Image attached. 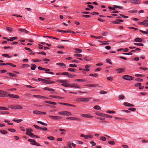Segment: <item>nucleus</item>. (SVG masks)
<instances>
[{
    "label": "nucleus",
    "mask_w": 148,
    "mask_h": 148,
    "mask_svg": "<svg viewBox=\"0 0 148 148\" xmlns=\"http://www.w3.org/2000/svg\"><path fill=\"white\" fill-rule=\"evenodd\" d=\"M8 130L12 132H14L16 131L13 128L8 129Z\"/></svg>",
    "instance_id": "48"
},
{
    "label": "nucleus",
    "mask_w": 148,
    "mask_h": 148,
    "mask_svg": "<svg viewBox=\"0 0 148 148\" xmlns=\"http://www.w3.org/2000/svg\"><path fill=\"white\" fill-rule=\"evenodd\" d=\"M81 116L83 117L88 118H91L93 117L92 116L89 114H81Z\"/></svg>",
    "instance_id": "9"
},
{
    "label": "nucleus",
    "mask_w": 148,
    "mask_h": 148,
    "mask_svg": "<svg viewBox=\"0 0 148 148\" xmlns=\"http://www.w3.org/2000/svg\"><path fill=\"white\" fill-rule=\"evenodd\" d=\"M108 143L111 145H114L115 144V142L113 141H110L108 142Z\"/></svg>",
    "instance_id": "50"
},
{
    "label": "nucleus",
    "mask_w": 148,
    "mask_h": 148,
    "mask_svg": "<svg viewBox=\"0 0 148 148\" xmlns=\"http://www.w3.org/2000/svg\"><path fill=\"white\" fill-rule=\"evenodd\" d=\"M49 117L54 120H58L61 119L62 117L60 116L49 115Z\"/></svg>",
    "instance_id": "8"
},
{
    "label": "nucleus",
    "mask_w": 148,
    "mask_h": 148,
    "mask_svg": "<svg viewBox=\"0 0 148 148\" xmlns=\"http://www.w3.org/2000/svg\"><path fill=\"white\" fill-rule=\"evenodd\" d=\"M56 81L60 83H66L69 82L68 81L66 80H62L61 79H59Z\"/></svg>",
    "instance_id": "28"
},
{
    "label": "nucleus",
    "mask_w": 148,
    "mask_h": 148,
    "mask_svg": "<svg viewBox=\"0 0 148 148\" xmlns=\"http://www.w3.org/2000/svg\"><path fill=\"white\" fill-rule=\"evenodd\" d=\"M37 53L38 54H41L43 55H46V53L44 51H41L40 52H38Z\"/></svg>",
    "instance_id": "59"
},
{
    "label": "nucleus",
    "mask_w": 148,
    "mask_h": 148,
    "mask_svg": "<svg viewBox=\"0 0 148 148\" xmlns=\"http://www.w3.org/2000/svg\"><path fill=\"white\" fill-rule=\"evenodd\" d=\"M122 78L125 80L130 81L134 79V78L132 76H130L128 75H124L122 76Z\"/></svg>",
    "instance_id": "6"
},
{
    "label": "nucleus",
    "mask_w": 148,
    "mask_h": 148,
    "mask_svg": "<svg viewBox=\"0 0 148 148\" xmlns=\"http://www.w3.org/2000/svg\"><path fill=\"white\" fill-rule=\"evenodd\" d=\"M124 105L126 106L127 107H133L134 106V105L132 104H131L128 103V102H124L123 103Z\"/></svg>",
    "instance_id": "20"
},
{
    "label": "nucleus",
    "mask_w": 148,
    "mask_h": 148,
    "mask_svg": "<svg viewBox=\"0 0 148 148\" xmlns=\"http://www.w3.org/2000/svg\"><path fill=\"white\" fill-rule=\"evenodd\" d=\"M7 96L12 98L18 99L19 98L18 95L10 94L9 92L0 90V97H4Z\"/></svg>",
    "instance_id": "1"
},
{
    "label": "nucleus",
    "mask_w": 148,
    "mask_h": 148,
    "mask_svg": "<svg viewBox=\"0 0 148 148\" xmlns=\"http://www.w3.org/2000/svg\"><path fill=\"white\" fill-rule=\"evenodd\" d=\"M27 140L29 142H31L30 144L32 145H36L37 144V143L36 142V141L34 140L29 139H28Z\"/></svg>",
    "instance_id": "15"
},
{
    "label": "nucleus",
    "mask_w": 148,
    "mask_h": 148,
    "mask_svg": "<svg viewBox=\"0 0 148 148\" xmlns=\"http://www.w3.org/2000/svg\"><path fill=\"white\" fill-rule=\"evenodd\" d=\"M71 145L73 147H75L76 145V144L73 143H71L70 141H69L68 142L67 145L69 148H72L71 146Z\"/></svg>",
    "instance_id": "17"
},
{
    "label": "nucleus",
    "mask_w": 148,
    "mask_h": 148,
    "mask_svg": "<svg viewBox=\"0 0 148 148\" xmlns=\"http://www.w3.org/2000/svg\"><path fill=\"white\" fill-rule=\"evenodd\" d=\"M9 112L0 111V114H9Z\"/></svg>",
    "instance_id": "39"
},
{
    "label": "nucleus",
    "mask_w": 148,
    "mask_h": 148,
    "mask_svg": "<svg viewBox=\"0 0 148 148\" xmlns=\"http://www.w3.org/2000/svg\"><path fill=\"white\" fill-rule=\"evenodd\" d=\"M135 76L136 77H142L144 76L143 75L139 74H136Z\"/></svg>",
    "instance_id": "40"
},
{
    "label": "nucleus",
    "mask_w": 148,
    "mask_h": 148,
    "mask_svg": "<svg viewBox=\"0 0 148 148\" xmlns=\"http://www.w3.org/2000/svg\"><path fill=\"white\" fill-rule=\"evenodd\" d=\"M34 126L38 130H41V127L36 125H34Z\"/></svg>",
    "instance_id": "52"
},
{
    "label": "nucleus",
    "mask_w": 148,
    "mask_h": 148,
    "mask_svg": "<svg viewBox=\"0 0 148 148\" xmlns=\"http://www.w3.org/2000/svg\"><path fill=\"white\" fill-rule=\"evenodd\" d=\"M60 115H64V116H71L72 113L67 111H63L59 112L58 113Z\"/></svg>",
    "instance_id": "4"
},
{
    "label": "nucleus",
    "mask_w": 148,
    "mask_h": 148,
    "mask_svg": "<svg viewBox=\"0 0 148 148\" xmlns=\"http://www.w3.org/2000/svg\"><path fill=\"white\" fill-rule=\"evenodd\" d=\"M38 81L43 82L44 83L47 84H51L55 83V81H49L45 79H43L40 78H38Z\"/></svg>",
    "instance_id": "5"
},
{
    "label": "nucleus",
    "mask_w": 148,
    "mask_h": 148,
    "mask_svg": "<svg viewBox=\"0 0 148 148\" xmlns=\"http://www.w3.org/2000/svg\"><path fill=\"white\" fill-rule=\"evenodd\" d=\"M7 30L9 32H12V28L10 27H6Z\"/></svg>",
    "instance_id": "47"
},
{
    "label": "nucleus",
    "mask_w": 148,
    "mask_h": 148,
    "mask_svg": "<svg viewBox=\"0 0 148 148\" xmlns=\"http://www.w3.org/2000/svg\"><path fill=\"white\" fill-rule=\"evenodd\" d=\"M66 119H70L71 120H74L80 121L81 119L79 118H77L75 117H66Z\"/></svg>",
    "instance_id": "14"
},
{
    "label": "nucleus",
    "mask_w": 148,
    "mask_h": 148,
    "mask_svg": "<svg viewBox=\"0 0 148 148\" xmlns=\"http://www.w3.org/2000/svg\"><path fill=\"white\" fill-rule=\"evenodd\" d=\"M75 82H86V79H77L74 80Z\"/></svg>",
    "instance_id": "33"
},
{
    "label": "nucleus",
    "mask_w": 148,
    "mask_h": 148,
    "mask_svg": "<svg viewBox=\"0 0 148 148\" xmlns=\"http://www.w3.org/2000/svg\"><path fill=\"white\" fill-rule=\"evenodd\" d=\"M84 59L86 61H89L91 60V59L88 57L84 58Z\"/></svg>",
    "instance_id": "55"
},
{
    "label": "nucleus",
    "mask_w": 148,
    "mask_h": 148,
    "mask_svg": "<svg viewBox=\"0 0 148 148\" xmlns=\"http://www.w3.org/2000/svg\"><path fill=\"white\" fill-rule=\"evenodd\" d=\"M19 31H21L22 33H25V34H27L28 33V31H27V30H26L25 29H23L22 28H19L18 29Z\"/></svg>",
    "instance_id": "22"
},
{
    "label": "nucleus",
    "mask_w": 148,
    "mask_h": 148,
    "mask_svg": "<svg viewBox=\"0 0 148 148\" xmlns=\"http://www.w3.org/2000/svg\"><path fill=\"white\" fill-rule=\"evenodd\" d=\"M7 73L10 76L16 77V75L12 73Z\"/></svg>",
    "instance_id": "42"
},
{
    "label": "nucleus",
    "mask_w": 148,
    "mask_h": 148,
    "mask_svg": "<svg viewBox=\"0 0 148 148\" xmlns=\"http://www.w3.org/2000/svg\"><path fill=\"white\" fill-rule=\"evenodd\" d=\"M32 61L34 62H37L41 61V60L38 59H33Z\"/></svg>",
    "instance_id": "64"
},
{
    "label": "nucleus",
    "mask_w": 148,
    "mask_h": 148,
    "mask_svg": "<svg viewBox=\"0 0 148 148\" xmlns=\"http://www.w3.org/2000/svg\"><path fill=\"white\" fill-rule=\"evenodd\" d=\"M56 64H57L58 65H60L61 66H66V65L65 64H64L62 63L59 62V63H57Z\"/></svg>",
    "instance_id": "37"
},
{
    "label": "nucleus",
    "mask_w": 148,
    "mask_h": 148,
    "mask_svg": "<svg viewBox=\"0 0 148 148\" xmlns=\"http://www.w3.org/2000/svg\"><path fill=\"white\" fill-rule=\"evenodd\" d=\"M31 65L32 66V67H31L30 69L32 70H35L36 67H37L36 65L33 64H32Z\"/></svg>",
    "instance_id": "26"
},
{
    "label": "nucleus",
    "mask_w": 148,
    "mask_h": 148,
    "mask_svg": "<svg viewBox=\"0 0 148 148\" xmlns=\"http://www.w3.org/2000/svg\"><path fill=\"white\" fill-rule=\"evenodd\" d=\"M23 108L22 106L18 105H15L14 107V109L21 110Z\"/></svg>",
    "instance_id": "19"
},
{
    "label": "nucleus",
    "mask_w": 148,
    "mask_h": 148,
    "mask_svg": "<svg viewBox=\"0 0 148 148\" xmlns=\"http://www.w3.org/2000/svg\"><path fill=\"white\" fill-rule=\"evenodd\" d=\"M86 86L89 87H95L98 86L99 85L97 84H88L86 85Z\"/></svg>",
    "instance_id": "23"
},
{
    "label": "nucleus",
    "mask_w": 148,
    "mask_h": 148,
    "mask_svg": "<svg viewBox=\"0 0 148 148\" xmlns=\"http://www.w3.org/2000/svg\"><path fill=\"white\" fill-rule=\"evenodd\" d=\"M114 7H115L116 8H119L120 9H122L123 8V7L122 6H117V5H114V6L112 8V7H111L110 6H109L108 8L112 10H114L115 8H114Z\"/></svg>",
    "instance_id": "12"
},
{
    "label": "nucleus",
    "mask_w": 148,
    "mask_h": 148,
    "mask_svg": "<svg viewBox=\"0 0 148 148\" xmlns=\"http://www.w3.org/2000/svg\"><path fill=\"white\" fill-rule=\"evenodd\" d=\"M47 138L48 139L51 140H54L55 139V138L54 137L52 136H49L47 137Z\"/></svg>",
    "instance_id": "51"
},
{
    "label": "nucleus",
    "mask_w": 148,
    "mask_h": 148,
    "mask_svg": "<svg viewBox=\"0 0 148 148\" xmlns=\"http://www.w3.org/2000/svg\"><path fill=\"white\" fill-rule=\"evenodd\" d=\"M112 23L115 24H120L119 21H118V19L116 20V21H114L112 22Z\"/></svg>",
    "instance_id": "62"
},
{
    "label": "nucleus",
    "mask_w": 148,
    "mask_h": 148,
    "mask_svg": "<svg viewBox=\"0 0 148 148\" xmlns=\"http://www.w3.org/2000/svg\"><path fill=\"white\" fill-rule=\"evenodd\" d=\"M59 103L60 104L65 105H66V106H73V107H75V105H72L70 104L67 103Z\"/></svg>",
    "instance_id": "24"
},
{
    "label": "nucleus",
    "mask_w": 148,
    "mask_h": 148,
    "mask_svg": "<svg viewBox=\"0 0 148 148\" xmlns=\"http://www.w3.org/2000/svg\"><path fill=\"white\" fill-rule=\"evenodd\" d=\"M90 37H91L95 38L96 39H100L101 38H102V36H93L92 35H91L90 36Z\"/></svg>",
    "instance_id": "35"
},
{
    "label": "nucleus",
    "mask_w": 148,
    "mask_h": 148,
    "mask_svg": "<svg viewBox=\"0 0 148 148\" xmlns=\"http://www.w3.org/2000/svg\"><path fill=\"white\" fill-rule=\"evenodd\" d=\"M95 114L98 116H101L103 117H106L108 118H112V116L111 115H110L108 114L99 113V112H96Z\"/></svg>",
    "instance_id": "3"
},
{
    "label": "nucleus",
    "mask_w": 148,
    "mask_h": 148,
    "mask_svg": "<svg viewBox=\"0 0 148 148\" xmlns=\"http://www.w3.org/2000/svg\"><path fill=\"white\" fill-rule=\"evenodd\" d=\"M135 81L138 82H142L143 79L140 78H136L135 79Z\"/></svg>",
    "instance_id": "43"
},
{
    "label": "nucleus",
    "mask_w": 148,
    "mask_h": 148,
    "mask_svg": "<svg viewBox=\"0 0 148 148\" xmlns=\"http://www.w3.org/2000/svg\"><path fill=\"white\" fill-rule=\"evenodd\" d=\"M68 70L69 71H71V72H75V69L73 68H68Z\"/></svg>",
    "instance_id": "56"
},
{
    "label": "nucleus",
    "mask_w": 148,
    "mask_h": 148,
    "mask_svg": "<svg viewBox=\"0 0 148 148\" xmlns=\"http://www.w3.org/2000/svg\"><path fill=\"white\" fill-rule=\"evenodd\" d=\"M125 97L124 96L122 95H120L119 96V98L120 99H124Z\"/></svg>",
    "instance_id": "49"
},
{
    "label": "nucleus",
    "mask_w": 148,
    "mask_h": 148,
    "mask_svg": "<svg viewBox=\"0 0 148 148\" xmlns=\"http://www.w3.org/2000/svg\"><path fill=\"white\" fill-rule=\"evenodd\" d=\"M75 50L77 51L78 53H81L82 52V50L79 48H75Z\"/></svg>",
    "instance_id": "63"
},
{
    "label": "nucleus",
    "mask_w": 148,
    "mask_h": 148,
    "mask_svg": "<svg viewBox=\"0 0 148 148\" xmlns=\"http://www.w3.org/2000/svg\"><path fill=\"white\" fill-rule=\"evenodd\" d=\"M130 1L133 4H138L140 3L141 2L140 0H130Z\"/></svg>",
    "instance_id": "11"
},
{
    "label": "nucleus",
    "mask_w": 148,
    "mask_h": 148,
    "mask_svg": "<svg viewBox=\"0 0 148 148\" xmlns=\"http://www.w3.org/2000/svg\"><path fill=\"white\" fill-rule=\"evenodd\" d=\"M128 110H130L134 112V111H135L136 110V109L135 108H129L128 109Z\"/></svg>",
    "instance_id": "57"
},
{
    "label": "nucleus",
    "mask_w": 148,
    "mask_h": 148,
    "mask_svg": "<svg viewBox=\"0 0 148 148\" xmlns=\"http://www.w3.org/2000/svg\"><path fill=\"white\" fill-rule=\"evenodd\" d=\"M12 121H14L16 122V123H19L22 122L23 121V120L21 119L14 118L12 120Z\"/></svg>",
    "instance_id": "27"
},
{
    "label": "nucleus",
    "mask_w": 148,
    "mask_h": 148,
    "mask_svg": "<svg viewBox=\"0 0 148 148\" xmlns=\"http://www.w3.org/2000/svg\"><path fill=\"white\" fill-rule=\"evenodd\" d=\"M100 140L103 141H105L106 140V138L104 136H101L100 137Z\"/></svg>",
    "instance_id": "53"
},
{
    "label": "nucleus",
    "mask_w": 148,
    "mask_h": 148,
    "mask_svg": "<svg viewBox=\"0 0 148 148\" xmlns=\"http://www.w3.org/2000/svg\"><path fill=\"white\" fill-rule=\"evenodd\" d=\"M57 31L62 33L64 32V33H70V31H66V30H61L59 29H58L57 30Z\"/></svg>",
    "instance_id": "30"
},
{
    "label": "nucleus",
    "mask_w": 148,
    "mask_h": 148,
    "mask_svg": "<svg viewBox=\"0 0 148 148\" xmlns=\"http://www.w3.org/2000/svg\"><path fill=\"white\" fill-rule=\"evenodd\" d=\"M106 61L107 63L109 64H112L111 62L110 59H106Z\"/></svg>",
    "instance_id": "45"
},
{
    "label": "nucleus",
    "mask_w": 148,
    "mask_h": 148,
    "mask_svg": "<svg viewBox=\"0 0 148 148\" xmlns=\"http://www.w3.org/2000/svg\"><path fill=\"white\" fill-rule=\"evenodd\" d=\"M89 75L92 77H97L98 76V75L97 73L90 74Z\"/></svg>",
    "instance_id": "46"
},
{
    "label": "nucleus",
    "mask_w": 148,
    "mask_h": 148,
    "mask_svg": "<svg viewBox=\"0 0 148 148\" xmlns=\"http://www.w3.org/2000/svg\"><path fill=\"white\" fill-rule=\"evenodd\" d=\"M70 87L77 88H81V86L77 85V83L70 84Z\"/></svg>",
    "instance_id": "10"
},
{
    "label": "nucleus",
    "mask_w": 148,
    "mask_h": 148,
    "mask_svg": "<svg viewBox=\"0 0 148 148\" xmlns=\"http://www.w3.org/2000/svg\"><path fill=\"white\" fill-rule=\"evenodd\" d=\"M75 56L78 57H82V55L80 54H75L74 55Z\"/></svg>",
    "instance_id": "61"
},
{
    "label": "nucleus",
    "mask_w": 148,
    "mask_h": 148,
    "mask_svg": "<svg viewBox=\"0 0 148 148\" xmlns=\"http://www.w3.org/2000/svg\"><path fill=\"white\" fill-rule=\"evenodd\" d=\"M93 108L95 110H100L101 109V107L99 106L96 105Z\"/></svg>",
    "instance_id": "31"
},
{
    "label": "nucleus",
    "mask_w": 148,
    "mask_h": 148,
    "mask_svg": "<svg viewBox=\"0 0 148 148\" xmlns=\"http://www.w3.org/2000/svg\"><path fill=\"white\" fill-rule=\"evenodd\" d=\"M33 113L36 114H40V111L38 110H34Z\"/></svg>",
    "instance_id": "36"
},
{
    "label": "nucleus",
    "mask_w": 148,
    "mask_h": 148,
    "mask_svg": "<svg viewBox=\"0 0 148 148\" xmlns=\"http://www.w3.org/2000/svg\"><path fill=\"white\" fill-rule=\"evenodd\" d=\"M106 112L109 114H114L115 113V112L114 111L108 110L106 111Z\"/></svg>",
    "instance_id": "38"
},
{
    "label": "nucleus",
    "mask_w": 148,
    "mask_h": 148,
    "mask_svg": "<svg viewBox=\"0 0 148 148\" xmlns=\"http://www.w3.org/2000/svg\"><path fill=\"white\" fill-rule=\"evenodd\" d=\"M0 132L3 134H5L8 133V132L7 131L3 130H0Z\"/></svg>",
    "instance_id": "32"
},
{
    "label": "nucleus",
    "mask_w": 148,
    "mask_h": 148,
    "mask_svg": "<svg viewBox=\"0 0 148 148\" xmlns=\"http://www.w3.org/2000/svg\"><path fill=\"white\" fill-rule=\"evenodd\" d=\"M134 40L136 42H141L143 41L142 39L141 38H135L134 39Z\"/></svg>",
    "instance_id": "25"
},
{
    "label": "nucleus",
    "mask_w": 148,
    "mask_h": 148,
    "mask_svg": "<svg viewBox=\"0 0 148 148\" xmlns=\"http://www.w3.org/2000/svg\"><path fill=\"white\" fill-rule=\"evenodd\" d=\"M62 85L65 87H68L70 86V84L68 83H63L62 84Z\"/></svg>",
    "instance_id": "34"
},
{
    "label": "nucleus",
    "mask_w": 148,
    "mask_h": 148,
    "mask_svg": "<svg viewBox=\"0 0 148 148\" xmlns=\"http://www.w3.org/2000/svg\"><path fill=\"white\" fill-rule=\"evenodd\" d=\"M27 135L29 136L30 137L32 138H34V137L35 135L34 134L32 133L28 134Z\"/></svg>",
    "instance_id": "41"
},
{
    "label": "nucleus",
    "mask_w": 148,
    "mask_h": 148,
    "mask_svg": "<svg viewBox=\"0 0 148 148\" xmlns=\"http://www.w3.org/2000/svg\"><path fill=\"white\" fill-rule=\"evenodd\" d=\"M18 38V37L16 36L14 37H13L10 38V39H7V40L8 41H12L13 40L17 39Z\"/></svg>",
    "instance_id": "29"
},
{
    "label": "nucleus",
    "mask_w": 148,
    "mask_h": 148,
    "mask_svg": "<svg viewBox=\"0 0 148 148\" xmlns=\"http://www.w3.org/2000/svg\"><path fill=\"white\" fill-rule=\"evenodd\" d=\"M81 137H84L85 139H88L89 138H93V136L90 134L84 135L83 134H82L80 135Z\"/></svg>",
    "instance_id": "7"
},
{
    "label": "nucleus",
    "mask_w": 148,
    "mask_h": 148,
    "mask_svg": "<svg viewBox=\"0 0 148 148\" xmlns=\"http://www.w3.org/2000/svg\"><path fill=\"white\" fill-rule=\"evenodd\" d=\"M107 93V92L104 90H101L100 91V93L101 94H105Z\"/></svg>",
    "instance_id": "54"
},
{
    "label": "nucleus",
    "mask_w": 148,
    "mask_h": 148,
    "mask_svg": "<svg viewBox=\"0 0 148 148\" xmlns=\"http://www.w3.org/2000/svg\"><path fill=\"white\" fill-rule=\"evenodd\" d=\"M49 97H50L53 98H56L62 99H64V97H59V96H55V95H50L49 96Z\"/></svg>",
    "instance_id": "21"
},
{
    "label": "nucleus",
    "mask_w": 148,
    "mask_h": 148,
    "mask_svg": "<svg viewBox=\"0 0 148 148\" xmlns=\"http://www.w3.org/2000/svg\"><path fill=\"white\" fill-rule=\"evenodd\" d=\"M26 130V134L31 133L32 132H33V130L30 128H27Z\"/></svg>",
    "instance_id": "18"
},
{
    "label": "nucleus",
    "mask_w": 148,
    "mask_h": 148,
    "mask_svg": "<svg viewBox=\"0 0 148 148\" xmlns=\"http://www.w3.org/2000/svg\"><path fill=\"white\" fill-rule=\"evenodd\" d=\"M124 68H119L116 69L115 71H117V73H121L124 72Z\"/></svg>",
    "instance_id": "13"
},
{
    "label": "nucleus",
    "mask_w": 148,
    "mask_h": 148,
    "mask_svg": "<svg viewBox=\"0 0 148 148\" xmlns=\"http://www.w3.org/2000/svg\"><path fill=\"white\" fill-rule=\"evenodd\" d=\"M134 45L137 46H140L142 47L144 46V45L143 43H134Z\"/></svg>",
    "instance_id": "44"
},
{
    "label": "nucleus",
    "mask_w": 148,
    "mask_h": 148,
    "mask_svg": "<svg viewBox=\"0 0 148 148\" xmlns=\"http://www.w3.org/2000/svg\"><path fill=\"white\" fill-rule=\"evenodd\" d=\"M33 97H34L36 98H37L40 99H42V98H44V99H49L47 97H44V96H41V95H33Z\"/></svg>",
    "instance_id": "16"
},
{
    "label": "nucleus",
    "mask_w": 148,
    "mask_h": 148,
    "mask_svg": "<svg viewBox=\"0 0 148 148\" xmlns=\"http://www.w3.org/2000/svg\"><path fill=\"white\" fill-rule=\"evenodd\" d=\"M90 144H92V145L91 146L92 147H93L96 145V143L94 141H91L90 142Z\"/></svg>",
    "instance_id": "60"
},
{
    "label": "nucleus",
    "mask_w": 148,
    "mask_h": 148,
    "mask_svg": "<svg viewBox=\"0 0 148 148\" xmlns=\"http://www.w3.org/2000/svg\"><path fill=\"white\" fill-rule=\"evenodd\" d=\"M90 99L91 98L89 97H80L77 98L76 101L77 102H87L89 101Z\"/></svg>",
    "instance_id": "2"
},
{
    "label": "nucleus",
    "mask_w": 148,
    "mask_h": 148,
    "mask_svg": "<svg viewBox=\"0 0 148 148\" xmlns=\"http://www.w3.org/2000/svg\"><path fill=\"white\" fill-rule=\"evenodd\" d=\"M82 16L83 17H85V18H90V17L91 16L89 15H83Z\"/></svg>",
    "instance_id": "58"
}]
</instances>
